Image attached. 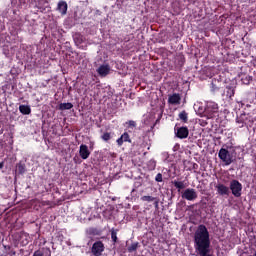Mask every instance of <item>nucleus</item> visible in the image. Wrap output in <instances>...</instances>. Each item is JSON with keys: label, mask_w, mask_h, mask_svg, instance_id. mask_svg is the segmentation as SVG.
Returning <instances> with one entry per match:
<instances>
[{"label": "nucleus", "mask_w": 256, "mask_h": 256, "mask_svg": "<svg viewBox=\"0 0 256 256\" xmlns=\"http://www.w3.org/2000/svg\"><path fill=\"white\" fill-rule=\"evenodd\" d=\"M244 117H245V115L241 116L240 118H237V123L242 124L241 127H243V125H245V123H247V122H245V120H243Z\"/></svg>", "instance_id": "393cba45"}, {"label": "nucleus", "mask_w": 256, "mask_h": 256, "mask_svg": "<svg viewBox=\"0 0 256 256\" xmlns=\"http://www.w3.org/2000/svg\"><path fill=\"white\" fill-rule=\"evenodd\" d=\"M59 109L60 111H66V110H69V109H73V104L68 102V103H61L59 105Z\"/></svg>", "instance_id": "4468645a"}, {"label": "nucleus", "mask_w": 256, "mask_h": 256, "mask_svg": "<svg viewBox=\"0 0 256 256\" xmlns=\"http://www.w3.org/2000/svg\"><path fill=\"white\" fill-rule=\"evenodd\" d=\"M218 157L224 165H231L235 161V155L225 148L219 150Z\"/></svg>", "instance_id": "f257e3e1"}, {"label": "nucleus", "mask_w": 256, "mask_h": 256, "mask_svg": "<svg viewBox=\"0 0 256 256\" xmlns=\"http://www.w3.org/2000/svg\"><path fill=\"white\" fill-rule=\"evenodd\" d=\"M219 106L215 102H207L205 111L209 117H213V113H217Z\"/></svg>", "instance_id": "39448f33"}, {"label": "nucleus", "mask_w": 256, "mask_h": 256, "mask_svg": "<svg viewBox=\"0 0 256 256\" xmlns=\"http://www.w3.org/2000/svg\"><path fill=\"white\" fill-rule=\"evenodd\" d=\"M74 39V43H76V45H81V43H83L85 41V38L83 37V35L76 33L73 36Z\"/></svg>", "instance_id": "f8f14e48"}, {"label": "nucleus", "mask_w": 256, "mask_h": 256, "mask_svg": "<svg viewBox=\"0 0 256 256\" xmlns=\"http://www.w3.org/2000/svg\"><path fill=\"white\" fill-rule=\"evenodd\" d=\"M117 143L119 145V147H121V145H123V143H125V140H123L121 137L117 139Z\"/></svg>", "instance_id": "a878e982"}, {"label": "nucleus", "mask_w": 256, "mask_h": 256, "mask_svg": "<svg viewBox=\"0 0 256 256\" xmlns=\"http://www.w3.org/2000/svg\"><path fill=\"white\" fill-rule=\"evenodd\" d=\"M156 198L153 196H142L141 197V201H144L146 203H153V201H155Z\"/></svg>", "instance_id": "f3484780"}, {"label": "nucleus", "mask_w": 256, "mask_h": 256, "mask_svg": "<svg viewBox=\"0 0 256 256\" xmlns=\"http://www.w3.org/2000/svg\"><path fill=\"white\" fill-rule=\"evenodd\" d=\"M215 187L218 195H229V187L225 186V184L219 183Z\"/></svg>", "instance_id": "9d476101"}, {"label": "nucleus", "mask_w": 256, "mask_h": 256, "mask_svg": "<svg viewBox=\"0 0 256 256\" xmlns=\"http://www.w3.org/2000/svg\"><path fill=\"white\" fill-rule=\"evenodd\" d=\"M103 251H105V246L103 245V242L98 241L93 244L92 253L94 256H101Z\"/></svg>", "instance_id": "20e7f679"}, {"label": "nucleus", "mask_w": 256, "mask_h": 256, "mask_svg": "<svg viewBox=\"0 0 256 256\" xmlns=\"http://www.w3.org/2000/svg\"><path fill=\"white\" fill-rule=\"evenodd\" d=\"M0 169H3V163H0Z\"/></svg>", "instance_id": "7c9ffc66"}, {"label": "nucleus", "mask_w": 256, "mask_h": 256, "mask_svg": "<svg viewBox=\"0 0 256 256\" xmlns=\"http://www.w3.org/2000/svg\"><path fill=\"white\" fill-rule=\"evenodd\" d=\"M228 93H229V97H233V95H235V92H233V89H229Z\"/></svg>", "instance_id": "cd10ccee"}, {"label": "nucleus", "mask_w": 256, "mask_h": 256, "mask_svg": "<svg viewBox=\"0 0 256 256\" xmlns=\"http://www.w3.org/2000/svg\"><path fill=\"white\" fill-rule=\"evenodd\" d=\"M111 237H112V241H114V243H116L117 242V232H115V230H112Z\"/></svg>", "instance_id": "b1692460"}, {"label": "nucleus", "mask_w": 256, "mask_h": 256, "mask_svg": "<svg viewBox=\"0 0 256 256\" xmlns=\"http://www.w3.org/2000/svg\"><path fill=\"white\" fill-rule=\"evenodd\" d=\"M128 125H129V127H135V121H133V120H130L129 122H128Z\"/></svg>", "instance_id": "bb28decb"}, {"label": "nucleus", "mask_w": 256, "mask_h": 256, "mask_svg": "<svg viewBox=\"0 0 256 256\" xmlns=\"http://www.w3.org/2000/svg\"><path fill=\"white\" fill-rule=\"evenodd\" d=\"M19 111L22 113V115H29L31 113V107L27 105H20Z\"/></svg>", "instance_id": "ddd939ff"}, {"label": "nucleus", "mask_w": 256, "mask_h": 256, "mask_svg": "<svg viewBox=\"0 0 256 256\" xmlns=\"http://www.w3.org/2000/svg\"><path fill=\"white\" fill-rule=\"evenodd\" d=\"M175 134L178 139H187L189 137V129L187 127H180Z\"/></svg>", "instance_id": "423d86ee"}, {"label": "nucleus", "mask_w": 256, "mask_h": 256, "mask_svg": "<svg viewBox=\"0 0 256 256\" xmlns=\"http://www.w3.org/2000/svg\"><path fill=\"white\" fill-rule=\"evenodd\" d=\"M173 185L176 187L178 191H181V189H185V183L183 181H177L175 180L173 182Z\"/></svg>", "instance_id": "2eb2a0df"}, {"label": "nucleus", "mask_w": 256, "mask_h": 256, "mask_svg": "<svg viewBox=\"0 0 256 256\" xmlns=\"http://www.w3.org/2000/svg\"><path fill=\"white\" fill-rule=\"evenodd\" d=\"M57 9L61 15H67V2L60 1L58 3Z\"/></svg>", "instance_id": "9b49d317"}, {"label": "nucleus", "mask_w": 256, "mask_h": 256, "mask_svg": "<svg viewBox=\"0 0 256 256\" xmlns=\"http://www.w3.org/2000/svg\"><path fill=\"white\" fill-rule=\"evenodd\" d=\"M179 119H180L181 121H183L184 123H187V121H188V119H189L187 112L182 111V112L179 114Z\"/></svg>", "instance_id": "dca6fc26"}, {"label": "nucleus", "mask_w": 256, "mask_h": 256, "mask_svg": "<svg viewBox=\"0 0 256 256\" xmlns=\"http://www.w3.org/2000/svg\"><path fill=\"white\" fill-rule=\"evenodd\" d=\"M17 171H18V173H20V175H23V173H25V165L18 164L17 165Z\"/></svg>", "instance_id": "a211bd4d"}, {"label": "nucleus", "mask_w": 256, "mask_h": 256, "mask_svg": "<svg viewBox=\"0 0 256 256\" xmlns=\"http://www.w3.org/2000/svg\"><path fill=\"white\" fill-rule=\"evenodd\" d=\"M155 181H157V183H161L163 181V174L158 173L155 177Z\"/></svg>", "instance_id": "5701e85b"}, {"label": "nucleus", "mask_w": 256, "mask_h": 256, "mask_svg": "<svg viewBox=\"0 0 256 256\" xmlns=\"http://www.w3.org/2000/svg\"><path fill=\"white\" fill-rule=\"evenodd\" d=\"M137 247H139L138 243H133L131 246L128 248V251L131 253L133 251H137Z\"/></svg>", "instance_id": "aec40b11"}, {"label": "nucleus", "mask_w": 256, "mask_h": 256, "mask_svg": "<svg viewBox=\"0 0 256 256\" xmlns=\"http://www.w3.org/2000/svg\"><path fill=\"white\" fill-rule=\"evenodd\" d=\"M33 256H43V253L36 251Z\"/></svg>", "instance_id": "c85d7f7f"}, {"label": "nucleus", "mask_w": 256, "mask_h": 256, "mask_svg": "<svg viewBox=\"0 0 256 256\" xmlns=\"http://www.w3.org/2000/svg\"><path fill=\"white\" fill-rule=\"evenodd\" d=\"M121 138L123 139V141L125 143H131V140L129 139V134L127 132H125L124 134L121 135Z\"/></svg>", "instance_id": "6ab92c4d"}, {"label": "nucleus", "mask_w": 256, "mask_h": 256, "mask_svg": "<svg viewBox=\"0 0 256 256\" xmlns=\"http://www.w3.org/2000/svg\"><path fill=\"white\" fill-rule=\"evenodd\" d=\"M181 197L186 201H195L197 199V191L193 188H187L182 192Z\"/></svg>", "instance_id": "7ed1b4c3"}, {"label": "nucleus", "mask_w": 256, "mask_h": 256, "mask_svg": "<svg viewBox=\"0 0 256 256\" xmlns=\"http://www.w3.org/2000/svg\"><path fill=\"white\" fill-rule=\"evenodd\" d=\"M79 155L81 159H89V155H91L89 147L85 144L80 145Z\"/></svg>", "instance_id": "6e6552de"}, {"label": "nucleus", "mask_w": 256, "mask_h": 256, "mask_svg": "<svg viewBox=\"0 0 256 256\" xmlns=\"http://www.w3.org/2000/svg\"><path fill=\"white\" fill-rule=\"evenodd\" d=\"M158 205H159V202H158V201H156V202H155V206H156V207H158Z\"/></svg>", "instance_id": "c756f323"}, {"label": "nucleus", "mask_w": 256, "mask_h": 256, "mask_svg": "<svg viewBox=\"0 0 256 256\" xmlns=\"http://www.w3.org/2000/svg\"><path fill=\"white\" fill-rule=\"evenodd\" d=\"M148 165H149L150 169L153 171L157 164H156L155 160H150L148 162Z\"/></svg>", "instance_id": "4be33fe9"}, {"label": "nucleus", "mask_w": 256, "mask_h": 256, "mask_svg": "<svg viewBox=\"0 0 256 256\" xmlns=\"http://www.w3.org/2000/svg\"><path fill=\"white\" fill-rule=\"evenodd\" d=\"M102 139L103 141H109V139H111V134L106 132L102 135Z\"/></svg>", "instance_id": "412c9836"}, {"label": "nucleus", "mask_w": 256, "mask_h": 256, "mask_svg": "<svg viewBox=\"0 0 256 256\" xmlns=\"http://www.w3.org/2000/svg\"><path fill=\"white\" fill-rule=\"evenodd\" d=\"M168 103L170 105H181V95L177 93L169 95Z\"/></svg>", "instance_id": "0eeeda50"}, {"label": "nucleus", "mask_w": 256, "mask_h": 256, "mask_svg": "<svg viewBox=\"0 0 256 256\" xmlns=\"http://www.w3.org/2000/svg\"><path fill=\"white\" fill-rule=\"evenodd\" d=\"M230 190L232 191V195L234 197H240L241 196V191H243V185L237 180H232L230 182Z\"/></svg>", "instance_id": "f03ea898"}, {"label": "nucleus", "mask_w": 256, "mask_h": 256, "mask_svg": "<svg viewBox=\"0 0 256 256\" xmlns=\"http://www.w3.org/2000/svg\"><path fill=\"white\" fill-rule=\"evenodd\" d=\"M111 67L108 64L101 65L97 69V73L100 75V77H107V74L110 73Z\"/></svg>", "instance_id": "1a4fd4ad"}]
</instances>
